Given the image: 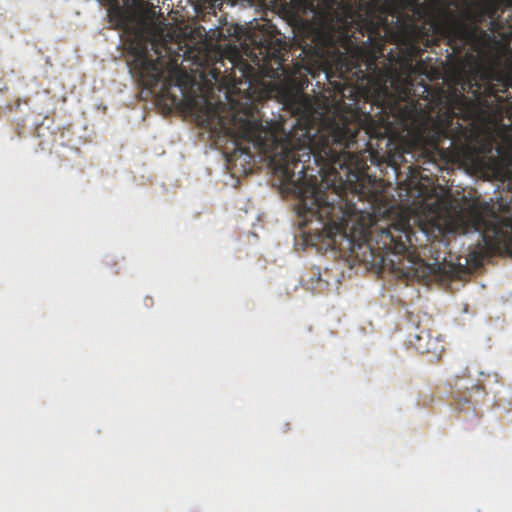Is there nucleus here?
Instances as JSON below:
<instances>
[{
  "instance_id": "nucleus-3",
  "label": "nucleus",
  "mask_w": 512,
  "mask_h": 512,
  "mask_svg": "<svg viewBox=\"0 0 512 512\" xmlns=\"http://www.w3.org/2000/svg\"><path fill=\"white\" fill-rule=\"evenodd\" d=\"M488 19L479 4L474 10L467 9L462 18H457L448 8H440L435 18L428 17L427 22L433 25V34L426 37L428 40H420L419 46L425 48L437 46L442 38L447 39V44L457 55L463 53L467 46L475 52H482L488 48L492 41L491 34L481 25Z\"/></svg>"
},
{
  "instance_id": "nucleus-13",
  "label": "nucleus",
  "mask_w": 512,
  "mask_h": 512,
  "mask_svg": "<svg viewBox=\"0 0 512 512\" xmlns=\"http://www.w3.org/2000/svg\"><path fill=\"white\" fill-rule=\"evenodd\" d=\"M243 152L248 154L249 153L248 148H244Z\"/></svg>"
},
{
  "instance_id": "nucleus-11",
  "label": "nucleus",
  "mask_w": 512,
  "mask_h": 512,
  "mask_svg": "<svg viewBox=\"0 0 512 512\" xmlns=\"http://www.w3.org/2000/svg\"><path fill=\"white\" fill-rule=\"evenodd\" d=\"M182 56H183V58H184V59L194 58V57L191 55V51H189V50H185V51L183 52V55H182Z\"/></svg>"
},
{
  "instance_id": "nucleus-12",
  "label": "nucleus",
  "mask_w": 512,
  "mask_h": 512,
  "mask_svg": "<svg viewBox=\"0 0 512 512\" xmlns=\"http://www.w3.org/2000/svg\"><path fill=\"white\" fill-rule=\"evenodd\" d=\"M194 62H195V63H198V65H200V66L202 65L201 61H200L198 58H197V59H195V60H194Z\"/></svg>"
},
{
  "instance_id": "nucleus-2",
  "label": "nucleus",
  "mask_w": 512,
  "mask_h": 512,
  "mask_svg": "<svg viewBox=\"0 0 512 512\" xmlns=\"http://www.w3.org/2000/svg\"><path fill=\"white\" fill-rule=\"evenodd\" d=\"M109 5L108 22L115 29L127 33L126 49L132 59L128 61L130 71L145 89L160 86L162 98L173 104L178 96L172 93L176 87L183 95L192 85V78L179 64L180 54L174 52L163 35L148 37L139 27H131L132 15L128 9L130 0H103Z\"/></svg>"
},
{
  "instance_id": "nucleus-5",
  "label": "nucleus",
  "mask_w": 512,
  "mask_h": 512,
  "mask_svg": "<svg viewBox=\"0 0 512 512\" xmlns=\"http://www.w3.org/2000/svg\"><path fill=\"white\" fill-rule=\"evenodd\" d=\"M286 6L292 20L302 29L307 42L324 11L322 0H289Z\"/></svg>"
},
{
  "instance_id": "nucleus-7",
  "label": "nucleus",
  "mask_w": 512,
  "mask_h": 512,
  "mask_svg": "<svg viewBox=\"0 0 512 512\" xmlns=\"http://www.w3.org/2000/svg\"><path fill=\"white\" fill-rule=\"evenodd\" d=\"M488 18L498 17L501 7L512 8V0H483L478 3Z\"/></svg>"
},
{
  "instance_id": "nucleus-6",
  "label": "nucleus",
  "mask_w": 512,
  "mask_h": 512,
  "mask_svg": "<svg viewBox=\"0 0 512 512\" xmlns=\"http://www.w3.org/2000/svg\"><path fill=\"white\" fill-rule=\"evenodd\" d=\"M408 343L419 353L440 354L443 350L442 342L438 338H432L430 332L416 326L408 335Z\"/></svg>"
},
{
  "instance_id": "nucleus-9",
  "label": "nucleus",
  "mask_w": 512,
  "mask_h": 512,
  "mask_svg": "<svg viewBox=\"0 0 512 512\" xmlns=\"http://www.w3.org/2000/svg\"><path fill=\"white\" fill-rule=\"evenodd\" d=\"M451 405L453 406L454 410L457 413L468 414V413L474 411L472 402L470 401V399H467V398H463L462 400L455 399Z\"/></svg>"
},
{
  "instance_id": "nucleus-8",
  "label": "nucleus",
  "mask_w": 512,
  "mask_h": 512,
  "mask_svg": "<svg viewBox=\"0 0 512 512\" xmlns=\"http://www.w3.org/2000/svg\"><path fill=\"white\" fill-rule=\"evenodd\" d=\"M201 78H202L203 82L206 83L207 85H212L213 82L221 83L222 82L221 70L217 67H211L208 69L207 72H203L201 74Z\"/></svg>"
},
{
  "instance_id": "nucleus-1",
  "label": "nucleus",
  "mask_w": 512,
  "mask_h": 512,
  "mask_svg": "<svg viewBox=\"0 0 512 512\" xmlns=\"http://www.w3.org/2000/svg\"><path fill=\"white\" fill-rule=\"evenodd\" d=\"M322 15L302 52L310 57L317 71L305 66L316 77L320 71L330 77L328 57L342 79L364 64L368 74L380 73L377 59L383 54L384 38L408 46L421 55L420 40H428L433 25L427 22L429 6L419 0H322Z\"/></svg>"
},
{
  "instance_id": "nucleus-4",
  "label": "nucleus",
  "mask_w": 512,
  "mask_h": 512,
  "mask_svg": "<svg viewBox=\"0 0 512 512\" xmlns=\"http://www.w3.org/2000/svg\"><path fill=\"white\" fill-rule=\"evenodd\" d=\"M285 42L277 39H266L261 42L259 47L260 54L263 55L262 60L257 56L254 57L255 68L243 58L232 60V72L228 75V83L231 88L240 89L239 86L246 85V90H250L257 85L265 86L264 79H276L279 77V70L283 68L282 49Z\"/></svg>"
},
{
  "instance_id": "nucleus-10",
  "label": "nucleus",
  "mask_w": 512,
  "mask_h": 512,
  "mask_svg": "<svg viewBox=\"0 0 512 512\" xmlns=\"http://www.w3.org/2000/svg\"><path fill=\"white\" fill-rule=\"evenodd\" d=\"M488 19H489L488 29L491 33L497 32L502 28L501 21L499 20V17L488 18Z\"/></svg>"
}]
</instances>
